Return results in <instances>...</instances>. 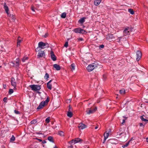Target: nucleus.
Here are the masks:
<instances>
[{
  "instance_id": "1",
  "label": "nucleus",
  "mask_w": 148,
  "mask_h": 148,
  "mask_svg": "<svg viewBox=\"0 0 148 148\" xmlns=\"http://www.w3.org/2000/svg\"><path fill=\"white\" fill-rule=\"evenodd\" d=\"M98 65V64L97 62L92 63L88 66L87 68V69L88 71H91L97 67Z\"/></svg>"
},
{
  "instance_id": "2",
  "label": "nucleus",
  "mask_w": 148,
  "mask_h": 148,
  "mask_svg": "<svg viewBox=\"0 0 148 148\" xmlns=\"http://www.w3.org/2000/svg\"><path fill=\"white\" fill-rule=\"evenodd\" d=\"M49 101V97H48L46 100L44 101H42L40 102L39 106L37 108V109H40L42 108L45 106L47 105Z\"/></svg>"
},
{
  "instance_id": "3",
  "label": "nucleus",
  "mask_w": 148,
  "mask_h": 148,
  "mask_svg": "<svg viewBox=\"0 0 148 148\" xmlns=\"http://www.w3.org/2000/svg\"><path fill=\"white\" fill-rule=\"evenodd\" d=\"M49 47V45L47 43H44L42 42H40L38 43V47L37 49L40 48L41 49H43Z\"/></svg>"
},
{
  "instance_id": "4",
  "label": "nucleus",
  "mask_w": 148,
  "mask_h": 148,
  "mask_svg": "<svg viewBox=\"0 0 148 148\" xmlns=\"http://www.w3.org/2000/svg\"><path fill=\"white\" fill-rule=\"evenodd\" d=\"M29 87L32 90L35 91H38L41 88L40 86L37 85H31L29 86Z\"/></svg>"
},
{
  "instance_id": "5",
  "label": "nucleus",
  "mask_w": 148,
  "mask_h": 148,
  "mask_svg": "<svg viewBox=\"0 0 148 148\" xmlns=\"http://www.w3.org/2000/svg\"><path fill=\"white\" fill-rule=\"evenodd\" d=\"M45 56V53L44 51L40 50L38 51L37 56V58H40Z\"/></svg>"
},
{
  "instance_id": "6",
  "label": "nucleus",
  "mask_w": 148,
  "mask_h": 148,
  "mask_svg": "<svg viewBox=\"0 0 148 148\" xmlns=\"http://www.w3.org/2000/svg\"><path fill=\"white\" fill-rule=\"evenodd\" d=\"M130 29L128 27L125 28L123 31V36H126L130 34Z\"/></svg>"
},
{
  "instance_id": "7",
  "label": "nucleus",
  "mask_w": 148,
  "mask_h": 148,
  "mask_svg": "<svg viewBox=\"0 0 148 148\" xmlns=\"http://www.w3.org/2000/svg\"><path fill=\"white\" fill-rule=\"evenodd\" d=\"M11 84L12 85L14 86V89H16V83L15 81V79L13 77H12L11 78Z\"/></svg>"
},
{
  "instance_id": "8",
  "label": "nucleus",
  "mask_w": 148,
  "mask_h": 148,
  "mask_svg": "<svg viewBox=\"0 0 148 148\" xmlns=\"http://www.w3.org/2000/svg\"><path fill=\"white\" fill-rule=\"evenodd\" d=\"M142 56V53L140 51H138L136 52V56L137 58L136 60L138 61L141 58Z\"/></svg>"
},
{
  "instance_id": "9",
  "label": "nucleus",
  "mask_w": 148,
  "mask_h": 148,
  "mask_svg": "<svg viewBox=\"0 0 148 148\" xmlns=\"http://www.w3.org/2000/svg\"><path fill=\"white\" fill-rule=\"evenodd\" d=\"M97 110V108L96 107H95V108L89 110L88 111L86 110V113L88 114H92L94 112H95Z\"/></svg>"
},
{
  "instance_id": "10",
  "label": "nucleus",
  "mask_w": 148,
  "mask_h": 148,
  "mask_svg": "<svg viewBox=\"0 0 148 148\" xmlns=\"http://www.w3.org/2000/svg\"><path fill=\"white\" fill-rule=\"evenodd\" d=\"M50 55L51 59L53 61H55L56 60V58L54 54L53 51H51L50 52Z\"/></svg>"
},
{
  "instance_id": "11",
  "label": "nucleus",
  "mask_w": 148,
  "mask_h": 148,
  "mask_svg": "<svg viewBox=\"0 0 148 148\" xmlns=\"http://www.w3.org/2000/svg\"><path fill=\"white\" fill-rule=\"evenodd\" d=\"M78 127L79 129L82 130L85 128L86 127V125L82 123H80Z\"/></svg>"
},
{
  "instance_id": "12",
  "label": "nucleus",
  "mask_w": 148,
  "mask_h": 148,
  "mask_svg": "<svg viewBox=\"0 0 148 148\" xmlns=\"http://www.w3.org/2000/svg\"><path fill=\"white\" fill-rule=\"evenodd\" d=\"M3 7L4 8V9L5 11V12L7 13L8 15L9 14V13L8 12L9 9L8 6H7V5L5 3H4V4L3 5Z\"/></svg>"
},
{
  "instance_id": "13",
  "label": "nucleus",
  "mask_w": 148,
  "mask_h": 148,
  "mask_svg": "<svg viewBox=\"0 0 148 148\" xmlns=\"http://www.w3.org/2000/svg\"><path fill=\"white\" fill-rule=\"evenodd\" d=\"M52 80H50L47 83V88L49 90H51L52 89V85L50 84V82H51Z\"/></svg>"
},
{
  "instance_id": "14",
  "label": "nucleus",
  "mask_w": 148,
  "mask_h": 148,
  "mask_svg": "<svg viewBox=\"0 0 148 148\" xmlns=\"http://www.w3.org/2000/svg\"><path fill=\"white\" fill-rule=\"evenodd\" d=\"M101 1V0H95L94 4L96 6H98L99 4Z\"/></svg>"
},
{
  "instance_id": "15",
  "label": "nucleus",
  "mask_w": 148,
  "mask_h": 148,
  "mask_svg": "<svg viewBox=\"0 0 148 148\" xmlns=\"http://www.w3.org/2000/svg\"><path fill=\"white\" fill-rule=\"evenodd\" d=\"M53 67L57 71L60 70V66L57 64H54Z\"/></svg>"
},
{
  "instance_id": "16",
  "label": "nucleus",
  "mask_w": 148,
  "mask_h": 148,
  "mask_svg": "<svg viewBox=\"0 0 148 148\" xmlns=\"http://www.w3.org/2000/svg\"><path fill=\"white\" fill-rule=\"evenodd\" d=\"M81 28L80 27L75 29L73 31L74 32L76 33H79L81 32Z\"/></svg>"
},
{
  "instance_id": "17",
  "label": "nucleus",
  "mask_w": 148,
  "mask_h": 148,
  "mask_svg": "<svg viewBox=\"0 0 148 148\" xmlns=\"http://www.w3.org/2000/svg\"><path fill=\"white\" fill-rule=\"evenodd\" d=\"M22 41L21 38L19 36L18 37L17 42V46H19L20 45V43Z\"/></svg>"
},
{
  "instance_id": "18",
  "label": "nucleus",
  "mask_w": 148,
  "mask_h": 148,
  "mask_svg": "<svg viewBox=\"0 0 148 148\" xmlns=\"http://www.w3.org/2000/svg\"><path fill=\"white\" fill-rule=\"evenodd\" d=\"M109 134L108 133H105L104 134V140L103 143H104L106 139L108 138Z\"/></svg>"
},
{
  "instance_id": "19",
  "label": "nucleus",
  "mask_w": 148,
  "mask_h": 148,
  "mask_svg": "<svg viewBox=\"0 0 148 148\" xmlns=\"http://www.w3.org/2000/svg\"><path fill=\"white\" fill-rule=\"evenodd\" d=\"M74 143H76L82 141V140L79 138H75L74 139Z\"/></svg>"
},
{
  "instance_id": "20",
  "label": "nucleus",
  "mask_w": 148,
  "mask_h": 148,
  "mask_svg": "<svg viewBox=\"0 0 148 148\" xmlns=\"http://www.w3.org/2000/svg\"><path fill=\"white\" fill-rule=\"evenodd\" d=\"M71 69L72 71H74L75 69V65L74 63H73L71 65Z\"/></svg>"
},
{
  "instance_id": "21",
  "label": "nucleus",
  "mask_w": 148,
  "mask_h": 148,
  "mask_svg": "<svg viewBox=\"0 0 148 148\" xmlns=\"http://www.w3.org/2000/svg\"><path fill=\"white\" fill-rule=\"evenodd\" d=\"M67 116L70 118H71L73 115L71 111H69L67 113Z\"/></svg>"
},
{
  "instance_id": "22",
  "label": "nucleus",
  "mask_w": 148,
  "mask_h": 148,
  "mask_svg": "<svg viewBox=\"0 0 148 148\" xmlns=\"http://www.w3.org/2000/svg\"><path fill=\"white\" fill-rule=\"evenodd\" d=\"M85 18H82L79 20V22L81 23H82L85 21Z\"/></svg>"
},
{
  "instance_id": "23",
  "label": "nucleus",
  "mask_w": 148,
  "mask_h": 148,
  "mask_svg": "<svg viewBox=\"0 0 148 148\" xmlns=\"http://www.w3.org/2000/svg\"><path fill=\"white\" fill-rule=\"evenodd\" d=\"M48 140L51 142L53 143V137L51 136H49L48 138Z\"/></svg>"
},
{
  "instance_id": "24",
  "label": "nucleus",
  "mask_w": 148,
  "mask_h": 148,
  "mask_svg": "<svg viewBox=\"0 0 148 148\" xmlns=\"http://www.w3.org/2000/svg\"><path fill=\"white\" fill-rule=\"evenodd\" d=\"M130 141L125 143V144L122 145V147L123 148H125V147H127L129 144Z\"/></svg>"
},
{
  "instance_id": "25",
  "label": "nucleus",
  "mask_w": 148,
  "mask_h": 148,
  "mask_svg": "<svg viewBox=\"0 0 148 148\" xmlns=\"http://www.w3.org/2000/svg\"><path fill=\"white\" fill-rule=\"evenodd\" d=\"M128 11L132 14H133L134 13V12L133 9H129L128 10Z\"/></svg>"
},
{
  "instance_id": "26",
  "label": "nucleus",
  "mask_w": 148,
  "mask_h": 148,
  "mask_svg": "<svg viewBox=\"0 0 148 148\" xmlns=\"http://www.w3.org/2000/svg\"><path fill=\"white\" fill-rule=\"evenodd\" d=\"M66 16V13L65 12L63 13L61 15V16L62 18H65Z\"/></svg>"
},
{
  "instance_id": "27",
  "label": "nucleus",
  "mask_w": 148,
  "mask_h": 148,
  "mask_svg": "<svg viewBox=\"0 0 148 148\" xmlns=\"http://www.w3.org/2000/svg\"><path fill=\"white\" fill-rule=\"evenodd\" d=\"M15 138L14 135H12V137L10 139V141L11 142H13L15 140Z\"/></svg>"
},
{
  "instance_id": "28",
  "label": "nucleus",
  "mask_w": 148,
  "mask_h": 148,
  "mask_svg": "<svg viewBox=\"0 0 148 148\" xmlns=\"http://www.w3.org/2000/svg\"><path fill=\"white\" fill-rule=\"evenodd\" d=\"M49 74L48 73H46L45 74V75L44 76L45 79H47L49 78Z\"/></svg>"
},
{
  "instance_id": "29",
  "label": "nucleus",
  "mask_w": 148,
  "mask_h": 148,
  "mask_svg": "<svg viewBox=\"0 0 148 148\" xmlns=\"http://www.w3.org/2000/svg\"><path fill=\"white\" fill-rule=\"evenodd\" d=\"M140 119H141L142 121H144L145 122H146V121H148V120H147V119H145V118H143V116H140Z\"/></svg>"
},
{
  "instance_id": "30",
  "label": "nucleus",
  "mask_w": 148,
  "mask_h": 148,
  "mask_svg": "<svg viewBox=\"0 0 148 148\" xmlns=\"http://www.w3.org/2000/svg\"><path fill=\"white\" fill-rule=\"evenodd\" d=\"M37 122V120L36 119H34L31 121V123L32 124H35Z\"/></svg>"
},
{
  "instance_id": "31",
  "label": "nucleus",
  "mask_w": 148,
  "mask_h": 148,
  "mask_svg": "<svg viewBox=\"0 0 148 148\" xmlns=\"http://www.w3.org/2000/svg\"><path fill=\"white\" fill-rule=\"evenodd\" d=\"M28 59V57H24L22 59V61L23 62H24L26 60H27Z\"/></svg>"
},
{
  "instance_id": "32",
  "label": "nucleus",
  "mask_w": 148,
  "mask_h": 148,
  "mask_svg": "<svg viewBox=\"0 0 148 148\" xmlns=\"http://www.w3.org/2000/svg\"><path fill=\"white\" fill-rule=\"evenodd\" d=\"M58 134L60 136H64V133L63 131H60L58 132Z\"/></svg>"
},
{
  "instance_id": "33",
  "label": "nucleus",
  "mask_w": 148,
  "mask_h": 148,
  "mask_svg": "<svg viewBox=\"0 0 148 148\" xmlns=\"http://www.w3.org/2000/svg\"><path fill=\"white\" fill-rule=\"evenodd\" d=\"M125 90L124 89L120 90L119 91V93H121L122 94H124L125 93Z\"/></svg>"
},
{
  "instance_id": "34",
  "label": "nucleus",
  "mask_w": 148,
  "mask_h": 148,
  "mask_svg": "<svg viewBox=\"0 0 148 148\" xmlns=\"http://www.w3.org/2000/svg\"><path fill=\"white\" fill-rule=\"evenodd\" d=\"M50 117H48L46 119H45V122L47 123H49L50 122Z\"/></svg>"
},
{
  "instance_id": "35",
  "label": "nucleus",
  "mask_w": 148,
  "mask_h": 148,
  "mask_svg": "<svg viewBox=\"0 0 148 148\" xmlns=\"http://www.w3.org/2000/svg\"><path fill=\"white\" fill-rule=\"evenodd\" d=\"M86 33V32L84 30L82 29L81 28L80 33L84 34Z\"/></svg>"
},
{
  "instance_id": "36",
  "label": "nucleus",
  "mask_w": 148,
  "mask_h": 148,
  "mask_svg": "<svg viewBox=\"0 0 148 148\" xmlns=\"http://www.w3.org/2000/svg\"><path fill=\"white\" fill-rule=\"evenodd\" d=\"M14 92L13 90L12 89H10L9 90V93L10 94H11Z\"/></svg>"
},
{
  "instance_id": "37",
  "label": "nucleus",
  "mask_w": 148,
  "mask_h": 148,
  "mask_svg": "<svg viewBox=\"0 0 148 148\" xmlns=\"http://www.w3.org/2000/svg\"><path fill=\"white\" fill-rule=\"evenodd\" d=\"M75 140L74 139L72 140H71L69 142V143L70 144H75L74 143Z\"/></svg>"
},
{
  "instance_id": "38",
  "label": "nucleus",
  "mask_w": 148,
  "mask_h": 148,
  "mask_svg": "<svg viewBox=\"0 0 148 148\" xmlns=\"http://www.w3.org/2000/svg\"><path fill=\"white\" fill-rule=\"evenodd\" d=\"M16 66H18L19 65V60L18 59H16Z\"/></svg>"
},
{
  "instance_id": "39",
  "label": "nucleus",
  "mask_w": 148,
  "mask_h": 148,
  "mask_svg": "<svg viewBox=\"0 0 148 148\" xmlns=\"http://www.w3.org/2000/svg\"><path fill=\"white\" fill-rule=\"evenodd\" d=\"M68 45V42H65V44H64V47H67Z\"/></svg>"
},
{
  "instance_id": "40",
  "label": "nucleus",
  "mask_w": 148,
  "mask_h": 148,
  "mask_svg": "<svg viewBox=\"0 0 148 148\" xmlns=\"http://www.w3.org/2000/svg\"><path fill=\"white\" fill-rule=\"evenodd\" d=\"M14 112L16 114H20L19 112L16 110H14Z\"/></svg>"
},
{
  "instance_id": "41",
  "label": "nucleus",
  "mask_w": 148,
  "mask_h": 148,
  "mask_svg": "<svg viewBox=\"0 0 148 148\" xmlns=\"http://www.w3.org/2000/svg\"><path fill=\"white\" fill-rule=\"evenodd\" d=\"M31 9L33 11V12H35V8L33 7V6H32L31 8Z\"/></svg>"
},
{
  "instance_id": "42",
  "label": "nucleus",
  "mask_w": 148,
  "mask_h": 148,
  "mask_svg": "<svg viewBox=\"0 0 148 148\" xmlns=\"http://www.w3.org/2000/svg\"><path fill=\"white\" fill-rule=\"evenodd\" d=\"M122 37H120L118 38L117 39V41L118 42H119L122 39Z\"/></svg>"
},
{
  "instance_id": "43",
  "label": "nucleus",
  "mask_w": 148,
  "mask_h": 148,
  "mask_svg": "<svg viewBox=\"0 0 148 148\" xmlns=\"http://www.w3.org/2000/svg\"><path fill=\"white\" fill-rule=\"evenodd\" d=\"M7 98L6 97H4L3 99V101L5 102H7Z\"/></svg>"
},
{
  "instance_id": "44",
  "label": "nucleus",
  "mask_w": 148,
  "mask_h": 148,
  "mask_svg": "<svg viewBox=\"0 0 148 148\" xmlns=\"http://www.w3.org/2000/svg\"><path fill=\"white\" fill-rule=\"evenodd\" d=\"M104 47V45H102L99 46V48H103Z\"/></svg>"
},
{
  "instance_id": "45",
  "label": "nucleus",
  "mask_w": 148,
  "mask_h": 148,
  "mask_svg": "<svg viewBox=\"0 0 148 148\" xmlns=\"http://www.w3.org/2000/svg\"><path fill=\"white\" fill-rule=\"evenodd\" d=\"M48 35V34L47 33H46L45 34V35H44L43 36L45 38L47 37Z\"/></svg>"
},
{
  "instance_id": "46",
  "label": "nucleus",
  "mask_w": 148,
  "mask_h": 148,
  "mask_svg": "<svg viewBox=\"0 0 148 148\" xmlns=\"http://www.w3.org/2000/svg\"><path fill=\"white\" fill-rule=\"evenodd\" d=\"M73 146L72 145H70L68 146V148H73Z\"/></svg>"
},
{
  "instance_id": "47",
  "label": "nucleus",
  "mask_w": 148,
  "mask_h": 148,
  "mask_svg": "<svg viewBox=\"0 0 148 148\" xmlns=\"http://www.w3.org/2000/svg\"><path fill=\"white\" fill-rule=\"evenodd\" d=\"M42 141V143L43 144H45L46 143V141L45 140H43Z\"/></svg>"
},
{
  "instance_id": "48",
  "label": "nucleus",
  "mask_w": 148,
  "mask_h": 148,
  "mask_svg": "<svg viewBox=\"0 0 148 148\" xmlns=\"http://www.w3.org/2000/svg\"><path fill=\"white\" fill-rule=\"evenodd\" d=\"M36 139L38 140L40 142H41L42 141V140L40 139H38V138H36Z\"/></svg>"
},
{
  "instance_id": "49",
  "label": "nucleus",
  "mask_w": 148,
  "mask_h": 148,
  "mask_svg": "<svg viewBox=\"0 0 148 148\" xmlns=\"http://www.w3.org/2000/svg\"><path fill=\"white\" fill-rule=\"evenodd\" d=\"M12 19L13 20H14L15 19V16L12 15Z\"/></svg>"
},
{
  "instance_id": "50",
  "label": "nucleus",
  "mask_w": 148,
  "mask_h": 148,
  "mask_svg": "<svg viewBox=\"0 0 148 148\" xmlns=\"http://www.w3.org/2000/svg\"><path fill=\"white\" fill-rule=\"evenodd\" d=\"M3 87L4 88H5L6 87V85L5 84H3Z\"/></svg>"
},
{
  "instance_id": "51",
  "label": "nucleus",
  "mask_w": 148,
  "mask_h": 148,
  "mask_svg": "<svg viewBox=\"0 0 148 148\" xmlns=\"http://www.w3.org/2000/svg\"><path fill=\"white\" fill-rule=\"evenodd\" d=\"M125 122V120L123 119L122 122V124H123Z\"/></svg>"
},
{
  "instance_id": "52",
  "label": "nucleus",
  "mask_w": 148,
  "mask_h": 148,
  "mask_svg": "<svg viewBox=\"0 0 148 148\" xmlns=\"http://www.w3.org/2000/svg\"><path fill=\"white\" fill-rule=\"evenodd\" d=\"M79 40L80 41H82L83 40V39L82 38H80L79 39Z\"/></svg>"
},
{
  "instance_id": "53",
  "label": "nucleus",
  "mask_w": 148,
  "mask_h": 148,
  "mask_svg": "<svg viewBox=\"0 0 148 148\" xmlns=\"http://www.w3.org/2000/svg\"><path fill=\"white\" fill-rule=\"evenodd\" d=\"M11 64H12L11 65H12L13 66H14V63L13 62H12Z\"/></svg>"
},
{
  "instance_id": "54",
  "label": "nucleus",
  "mask_w": 148,
  "mask_h": 148,
  "mask_svg": "<svg viewBox=\"0 0 148 148\" xmlns=\"http://www.w3.org/2000/svg\"><path fill=\"white\" fill-rule=\"evenodd\" d=\"M140 126H143V124L142 123H140Z\"/></svg>"
},
{
  "instance_id": "55",
  "label": "nucleus",
  "mask_w": 148,
  "mask_h": 148,
  "mask_svg": "<svg viewBox=\"0 0 148 148\" xmlns=\"http://www.w3.org/2000/svg\"><path fill=\"white\" fill-rule=\"evenodd\" d=\"M70 109H71V107L70 106H69V111H70Z\"/></svg>"
},
{
  "instance_id": "56",
  "label": "nucleus",
  "mask_w": 148,
  "mask_h": 148,
  "mask_svg": "<svg viewBox=\"0 0 148 148\" xmlns=\"http://www.w3.org/2000/svg\"><path fill=\"white\" fill-rule=\"evenodd\" d=\"M53 148H58L56 145H55Z\"/></svg>"
},
{
  "instance_id": "57",
  "label": "nucleus",
  "mask_w": 148,
  "mask_h": 148,
  "mask_svg": "<svg viewBox=\"0 0 148 148\" xmlns=\"http://www.w3.org/2000/svg\"><path fill=\"white\" fill-rule=\"evenodd\" d=\"M145 102L146 103H148V101H145Z\"/></svg>"
},
{
  "instance_id": "58",
  "label": "nucleus",
  "mask_w": 148,
  "mask_h": 148,
  "mask_svg": "<svg viewBox=\"0 0 148 148\" xmlns=\"http://www.w3.org/2000/svg\"><path fill=\"white\" fill-rule=\"evenodd\" d=\"M98 128V127L97 126H96L95 127V129H97V128Z\"/></svg>"
},
{
  "instance_id": "59",
  "label": "nucleus",
  "mask_w": 148,
  "mask_h": 148,
  "mask_svg": "<svg viewBox=\"0 0 148 148\" xmlns=\"http://www.w3.org/2000/svg\"><path fill=\"white\" fill-rule=\"evenodd\" d=\"M113 35L112 34H111L110 35V36L111 37H112Z\"/></svg>"
},
{
  "instance_id": "60",
  "label": "nucleus",
  "mask_w": 148,
  "mask_h": 148,
  "mask_svg": "<svg viewBox=\"0 0 148 148\" xmlns=\"http://www.w3.org/2000/svg\"><path fill=\"white\" fill-rule=\"evenodd\" d=\"M146 141L147 142H148V138H146Z\"/></svg>"
},
{
  "instance_id": "61",
  "label": "nucleus",
  "mask_w": 148,
  "mask_h": 148,
  "mask_svg": "<svg viewBox=\"0 0 148 148\" xmlns=\"http://www.w3.org/2000/svg\"><path fill=\"white\" fill-rule=\"evenodd\" d=\"M2 50V51H4L5 50H4V49H3L2 50Z\"/></svg>"
},
{
  "instance_id": "62",
  "label": "nucleus",
  "mask_w": 148,
  "mask_h": 148,
  "mask_svg": "<svg viewBox=\"0 0 148 148\" xmlns=\"http://www.w3.org/2000/svg\"><path fill=\"white\" fill-rule=\"evenodd\" d=\"M3 148H5V147H3V146L2 147Z\"/></svg>"
},
{
  "instance_id": "63",
  "label": "nucleus",
  "mask_w": 148,
  "mask_h": 148,
  "mask_svg": "<svg viewBox=\"0 0 148 148\" xmlns=\"http://www.w3.org/2000/svg\"><path fill=\"white\" fill-rule=\"evenodd\" d=\"M1 47V48L3 49V47Z\"/></svg>"
}]
</instances>
